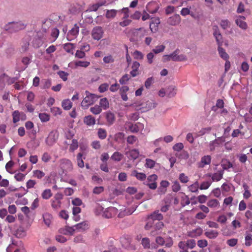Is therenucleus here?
Instances as JSON below:
<instances>
[{"instance_id":"nucleus-20","label":"nucleus","mask_w":252,"mask_h":252,"mask_svg":"<svg viewBox=\"0 0 252 252\" xmlns=\"http://www.w3.org/2000/svg\"><path fill=\"white\" fill-rule=\"evenodd\" d=\"M136 207L134 206L132 207L131 209H124L121 208L120 209V212L119 213L118 216L120 218L123 217L125 215H131L132 213L134 212L136 209Z\"/></svg>"},{"instance_id":"nucleus-26","label":"nucleus","mask_w":252,"mask_h":252,"mask_svg":"<svg viewBox=\"0 0 252 252\" xmlns=\"http://www.w3.org/2000/svg\"><path fill=\"white\" fill-rule=\"evenodd\" d=\"M99 104V105L101 107L102 110H106L109 107V102L107 98L106 97L100 99Z\"/></svg>"},{"instance_id":"nucleus-52","label":"nucleus","mask_w":252,"mask_h":252,"mask_svg":"<svg viewBox=\"0 0 252 252\" xmlns=\"http://www.w3.org/2000/svg\"><path fill=\"white\" fill-rule=\"evenodd\" d=\"M222 178V173L221 172H217L214 174L212 176V179L213 181H219Z\"/></svg>"},{"instance_id":"nucleus-24","label":"nucleus","mask_w":252,"mask_h":252,"mask_svg":"<svg viewBox=\"0 0 252 252\" xmlns=\"http://www.w3.org/2000/svg\"><path fill=\"white\" fill-rule=\"evenodd\" d=\"M245 244L247 247H249L252 245V234L250 231L246 232Z\"/></svg>"},{"instance_id":"nucleus-38","label":"nucleus","mask_w":252,"mask_h":252,"mask_svg":"<svg viewBox=\"0 0 252 252\" xmlns=\"http://www.w3.org/2000/svg\"><path fill=\"white\" fill-rule=\"evenodd\" d=\"M131 175L135 177L137 179L143 181L146 178V175L143 173H139L136 171H133L131 173Z\"/></svg>"},{"instance_id":"nucleus-51","label":"nucleus","mask_w":252,"mask_h":252,"mask_svg":"<svg viewBox=\"0 0 252 252\" xmlns=\"http://www.w3.org/2000/svg\"><path fill=\"white\" fill-rule=\"evenodd\" d=\"M131 22V20L129 18H122V21L119 22V25L122 27L128 26Z\"/></svg>"},{"instance_id":"nucleus-14","label":"nucleus","mask_w":252,"mask_h":252,"mask_svg":"<svg viewBox=\"0 0 252 252\" xmlns=\"http://www.w3.org/2000/svg\"><path fill=\"white\" fill-rule=\"evenodd\" d=\"M73 227L75 232H82L89 228V224L87 222L84 221L74 225Z\"/></svg>"},{"instance_id":"nucleus-9","label":"nucleus","mask_w":252,"mask_h":252,"mask_svg":"<svg viewBox=\"0 0 252 252\" xmlns=\"http://www.w3.org/2000/svg\"><path fill=\"white\" fill-rule=\"evenodd\" d=\"M158 179V176L156 174H152L150 175L147 178V186L152 189H155L157 188V180Z\"/></svg>"},{"instance_id":"nucleus-15","label":"nucleus","mask_w":252,"mask_h":252,"mask_svg":"<svg viewBox=\"0 0 252 252\" xmlns=\"http://www.w3.org/2000/svg\"><path fill=\"white\" fill-rule=\"evenodd\" d=\"M59 231L60 234L65 235H72L75 233L73 226L72 227L64 226L60 228Z\"/></svg>"},{"instance_id":"nucleus-2","label":"nucleus","mask_w":252,"mask_h":252,"mask_svg":"<svg viewBox=\"0 0 252 252\" xmlns=\"http://www.w3.org/2000/svg\"><path fill=\"white\" fill-rule=\"evenodd\" d=\"M57 168L63 172L71 171L73 168L71 161L66 158L61 159L57 164Z\"/></svg>"},{"instance_id":"nucleus-45","label":"nucleus","mask_w":252,"mask_h":252,"mask_svg":"<svg viewBox=\"0 0 252 252\" xmlns=\"http://www.w3.org/2000/svg\"><path fill=\"white\" fill-rule=\"evenodd\" d=\"M83 5L78 3H74L71 5L70 10L73 12H76L78 11H81L83 9Z\"/></svg>"},{"instance_id":"nucleus-18","label":"nucleus","mask_w":252,"mask_h":252,"mask_svg":"<svg viewBox=\"0 0 252 252\" xmlns=\"http://www.w3.org/2000/svg\"><path fill=\"white\" fill-rule=\"evenodd\" d=\"M125 155L130 160L136 159L139 156V151L136 149H132L126 152Z\"/></svg>"},{"instance_id":"nucleus-41","label":"nucleus","mask_w":252,"mask_h":252,"mask_svg":"<svg viewBox=\"0 0 252 252\" xmlns=\"http://www.w3.org/2000/svg\"><path fill=\"white\" fill-rule=\"evenodd\" d=\"M52 196L51 189H46L41 193V196L44 199H49Z\"/></svg>"},{"instance_id":"nucleus-19","label":"nucleus","mask_w":252,"mask_h":252,"mask_svg":"<svg viewBox=\"0 0 252 252\" xmlns=\"http://www.w3.org/2000/svg\"><path fill=\"white\" fill-rule=\"evenodd\" d=\"M140 65V64L138 62L136 61L133 62L131 66L132 70L130 72L132 77H135L140 74V71L139 70Z\"/></svg>"},{"instance_id":"nucleus-16","label":"nucleus","mask_w":252,"mask_h":252,"mask_svg":"<svg viewBox=\"0 0 252 252\" xmlns=\"http://www.w3.org/2000/svg\"><path fill=\"white\" fill-rule=\"evenodd\" d=\"M70 65H72L74 67H82L86 68L90 65V62L87 61H75L69 63Z\"/></svg>"},{"instance_id":"nucleus-64","label":"nucleus","mask_w":252,"mask_h":252,"mask_svg":"<svg viewBox=\"0 0 252 252\" xmlns=\"http://www.w3.org/2000/svg\"><path fill=\"white\" fill-rule=\"evenodd\" d=\"M7 251L8 252H19V249L16 248L14 244H12L7 248Z\"/></svg>"},{"instance_id":"nucleus-63","label":"nucleus","mask_w":252,"mask_h":252,"mask_svg":"<svg viewBox=\"0 0 252 252\" xmlns=\"http://www.w3.org/2000/svg\"><path fill=\"white\" fill-rule=\"evenodd\" d=\"M129 120L135 121L137 120L139 118V115L138 113H133L127 116Z\"/></svg>"},{"instance_id":"nucleus-50","label":"nucleus","mask_w":252,"mask_h":252,"mask_svg":"<svg viewBox=\"0 0 252 252\" xmlns=\"http://www.w3.org/2000/svg\"><path fill=\"white\" fill-rule=\"evenodd\" d=\"M33 176L35 178L41 179L45 176V173L39 170H35L33 171Z\"/></svg>"},{"instance_id":"nucleus-57","label":"nucleus","mask_w":252,"mask_h":252,"mask_svg":"<svg viewBox=\"0 0 252 252\" xmlns=\"http://www.w3.org/2000/svg\"><path fill=\"white\" fill-rule=\"evenodd\" d=\"M78 147V145L77 141L75 139L72 140L71 143L70 144L69 150L71 152H73L74 151L77 149Z\"/></svg>"},{"instance_id":"nucleus-32","label":"nucleus","mask_w":252,"mask_h":252,"mask_svg":"<svg viewBox=\"0 0 252 252\" xmlns=\"http://www.w3.org/2000/svg\"><path fill=\"white\" fill-rule=\"evenodd\" d=\"M75 48V46L74 44L70 43H67L63 45V49L64 50L69 53H71L72 54H73V50Z\"/></svg>"},{"instance_id":"nucleus-7","label":"nucleus","mask_w":252,"mask_h":252,"mask_svg":"<svg viewBox=\"0 0 252 252\" xmlns=\"http://www.w3.org/2000/svg\"><path fill=\"white\" fill-rule=\"evenodd\" d=\"M172 61L175 62H186L188 61L187 56L181 54L179 49H176L171 53Z\"/></svg>"},{"instance_id":"nucleus-17","label":"nucleus","mask_w":252,"mask_h":252,"mask_svg":"<svg viewBox=\"0 0 252 252\" xmlns=\"http://www.w3.org/2000/svg\"><path fill=\"white\" fill-rule=\"evenodd\" d=\"M13 122L16 123L20 120H25L26 118V115L23 113H20L18 111H15L12 113Z\"/></svg>"},{"instance_id":"nucleus-13","label":"nucleus","mask_w":252,"mask_h":252,"mask_svg":"<svg viewBox=\"0 0 252 252\" xmlns=\"http://www.w3.org/2000/svg\"><path fill=\"white\" fill-rule=\"evenodd\" d=\"M160 24V20L158 17L152 19L150 24V29L152 32H156L158 29V25Z\"/></svg>"},{"instance_id":"nucleus-56","label":"nucleus","mask_w":252,"mask_h":252,"mask_svg":"<svg viewBox=\"0 0 252 252\" xmlns=\"http://www.w3.org/2000/svg\"><path fill=\"white\" fill-rule=\"evenodd\" d=\"M211 130L210 127L204 128L199 130L197 133H196V137L201 136L204 135L205 133L209 132Z\"/></svg>"},{"instance_id":"nucleus-12","label":"nucleus","mask_w":252,"mask_h":252,"mask_svg":"<svg viewBox=\"0 0 252 252\" xmlns=\"http://www.w3.org/2000/svg\"><path fill=\"white\" fill-rule=\"evenodd\" d=\"M79 31V27L75 24L71 30L67 34V39L69 40H72L73 38L76 37L78 35Z\"/></svg>"},{"instance_id":"nucleus-6","label":"nucleus","mask_w":252,"mask_h":252,"mask_svg":"<svg viewBox=\"0 0 252 252\" xmlns=\"http://www.w3.org/2000/svg\"><path fill=\"white\" fill-rule=\"evenodd\" d=\"M63 198V195L61 193H56L54 198L51 200V206L56 210H58L61 207V200Z\"/></svg>"},{"instance_id":"nucleus-58","label":"nucleus","mask_w":252,"mask_h":252,"mask_svg":"<svg viewBox=\"0 0 252 252\" xmlns=\"http://www.w3.org/2000/svg\"><path fill=\"white\" fill-rule=\"evenodd\" d=\"M221 165L223 168L224 169H227L232 167V164L227 160H223L222 161Z\"/></svg>"},{"instance_id":"nucleus-25","label":"nucleus","mask_w":252,"mask_h":252,"mask_svg":"<svg viewBox=\"0 0 252 252\" xmlns=\"http://www.w3.org/2000/svg\"><path fill=\"white\" fill-rule=\"evenodd\" d=\"M62 106L65 110H69L72 106V103L69 99H65L62 102Z\"/></svg>"},{"instance_id":"nucleus-54","label":"nucleus","mask_w":252,"mask_h":252,"mask_svg":"<svg viewBox=\"0 0 252 252\" xmlns=\"http://www.w3.org/2000/svg\"><path fill=\"white\" fill-rule=\"evenodd\" d=\"M82 157V154L81 153L78 154L77 156V165L80 168H83L84 167V163Z\"/></svg>"},{"instance_id":"nucleus-61","label":"nucleus","mask_w":252,"mask_h":252,"mask_svg":"<svg viewBox=\"0 0 252 252\" xmlns=\"http://www.w3.org/2000/svg\"><path fill=\"white\" fill-rule=\"evenodd\" d=\"M221 188L223 192H227L231 190L232 186L229 184L224 183Z\"/></svg>"},{"instance_id":"nucleus-1","label":"nucleus","mask_w":252,"mask_h":252,"mask_svg":"<svg viewBox=\"0 0 252 252\" xmlns=\"http://www.w3.org/2000/svg\"><path fill=\"white\" fill-rule=\"evenodd\" d=\"M85 94L86 96L82 101L81 105L83 108L87 109L96 101L98 97L88 91L85 92Z\"/></svg>"},{"instance_id":"nucleus-62","label":"nucleus","mask_w":252,"mask_h":252,"mask_svg":"<svg viewBox=\"0 0 252 252\" xmlns=\"http://www.w3.org/2000/svg\"><path fill=\"white\" fill-rule=\"evenodd\" d=\"M51 112L55 116L60 115L62 114V110L59 107H54L51 109Z\"/></svg>"},{"instance_id":"nucleus-30","label":"nucleus","mask_w":252,"mask_h":252,"mask_svg":"<svg viewBox=\"0 0 252 252\" xmlns=\"http://www.w3.org/2000/svg\"><path fill=\"white\" fill-rule=\"evenodd\" d=\"M218 231L214 230H211L205 232V236L210 239H215L218 236Z\"/></svg>"},{"instance_id":"nucleus-22","label":"nucleus","mask_w":252,"mask_h":252,"mask_svg":"<svg viewBox=\"0 0 252 252\" xmlns=\"http://www.w3.org/2000/svg\"><path fill=\"white\" fill-rule=\"evenodd\" d=\"M57 139V136L56 133L54 132H51L46 138V142L48 145L51 146L56 142Z\"/></svg>"},{"instance_id":"nucleus-33","label":"nucleus","mask_w":252,"mask_h":252,"mask_svg":"<svg viewBox=\"0 0 252 252\" xmlns=\"http://www.w3.org/2000/svg\"><path fill=\"white\" fill-rule=\"evenodd\" d=\"M117 12L118 11L115 9L107 10L105 16L107 19H113L116 17Z\"/></svg>"},{"instance_id":"nucleus-42","label":"nucleus","mask_w":252,"mask_h":252,"mask_svg":"<svg viewBox=\"0 0 252 252\" xmlns=\"http://www.w3.org/2000/svg\"><path fill=\"white\" fill-rule=\"evenodd\" d=\"M199 187V185L198 182H195L192 185H190L188 189L189 190L192 192H197Z\"/></svg>"},{"instance_id":"nucleus-49","label":"nucleus","mask_w":252,"mask_h":252,"mask_svg":"<svg viewBox=\"0 0 252 252\" xmlns=\"http://www.w3.org/2000/svg\"><path fill=\"white\" fill-rule=\"evenodd\" d=\"M156 164V162L150 158H147L145 160V166L147 168H153Z\"/></svg>"},{"instance_id":"nucleus-34","label":"nucleus","mask_w":252,"mask_h":252,"mask_svg":"<svg viewBox=\"0 0 252 252\" xmlns=\"http://www.w3.org/2000/svg\"><path fill=\"white\" fill-rule=\"evenodd\" d=\"M106 117L107 122L110 125L113 124L115 121L114 114L110 112H107L106 113Z\"/></svg>"},{"instance_id":"nucleus-59","label":"nucleus","mask_w":252,"mask_h":252,"mask_svg":"<svg viewBox=\"0 0 252 252\" xmlns=\"http://www.w3.org/2000/svg\"><path fill=\"white\" fill-rule=\"evenodd\" d=\"M172 190L174 192H177L179 190H180L181 189V186H180L179 183L177 181H174L173 182V185H172Z\"/></svg>"},{"instance_id":"nucleus-10","label":"nucleus","mask_w":252,"mask_h":252,"mask_svg":"<svg viewBox=\"0 0 252 252\" xmlns=\"http://www.w3.org/2000/svg\"><path fill=\"white\" fill-rule=\"evenodd\" d=\"M118 210L113 207H108L103 212L102 216L106 218H112L117 214Z\"/></svg>"},{"instance_id":"nucleus-44","label":"nucleus","mask_w":252,"mask_h":252,"mask_svg":"<svg viewBox=\"0 0 252 252\" xmlns=\"http://www.w3.org/2000/svg\"><path fill=\"white\" fill-rule=\"evenodd\" d=\"M165 46L164 45H158L152 50V52L156 54L161 53L165 50Z\"/></svg>"},{"instance_id":"nucleus-55","label":"nucleus","mask_w":252,"mask_h":252,"mask_svg":"<svg viewBox=\"0 0 252 252\" xmlns=\"http://www.w3.org/2000/svg\"><path fill=\"white\" fill-rule=\"evenodd\" d=\"M97 134L99 138L102 139H105L107 136L106 130L103 128H99Z\"/></svg>"},{"instance_id":"nucleus-4","label":"nucleus","mask_w":252,"mask_h":252,"mask_svg":"<svg viewBox=\"0 0 252 252\" xmlns=\"http://www.w3.org/2000/svg\"><path fill=\"white\" fill-rule=\"evenodd\" d=\"M162 215L159 213L158 212H154L152 214L148 219V222L145 225V228L147 230L150 229L152 227V225L154 223L155 220H162Z\"/></svg>"},{"instance_id":"nucleus-31","label":"nucleus","mask_w":252,"mask_h":252,"mask_svg":"<svg viewBox=\"0 0 252 252\" xmlns=\"http://www.w3.org/2000/svg\"><path fill=\"white\" fill-rule=\"evenodd\" d=\"M219 201L215 199H210L207 202L208 206L212 208H217L219 206Z\"/></svg>"},{"instance_id":"nucleus-35","label":"nucleus","mask_w":252,"mask_h":252,"mask_svg":"<svg viewBox=\"0 0 252 252\" xmlns=\"http://www.w3.org/2000/svg\"><path fill=\"white\" fill-rule=\"evenodd\" d=\"M43 220H44L45 224L46 225H47L48 226H49L52 222V215L49 213H45L43 215Z\"/></svg>"},{"instance_id":"nucleus-39","label":"nucleus","mask_w":252,"mask_h":252,"mask_svg":"<svg viewBox=\"0 0 252 252\" xmlns=\"http://www.w3.org/2000/svg\"><path fill=\"white\" fill-rule=\"evenodd\" d=\"M214 35L216 38L218 46H221L222 44V37L220 32L218 31H215L214 33Z\"/></svg>"},{"instance_id":"nucleus-53","label":"nucleus","mask_w":252,"mask_h":252,"mask_svg":"<svg viewBox=\"0 0 252 252\" xmlns=\"http://www.w3.org/2000/svg\"><path fill=\"white\" fill-rule=\"evenodd\" d=\"M243 188L244 189L245 191L243 193V197L245 199H248L251 196V193L249 190V187L246 184L243 185Z\"/></svg>"},{"instance_id":"nucleus-46","label":"nucleus","mask_w":252,"mask_h":252,"mask_svg":"<svg viewBox=\"0 0 252 252\" xmlns=\"http://www.w3.org/2000/svg\"><path fill=\"white\" fill-rule=\"evenodd\" d=\"M39 118L42 122H47L50 120V115L46 113H39Z\"/></svg>"},{"instance_id":"nucleus-8","label":"nucleus","mask_w":252,"mask_h":252,"mask_svg":"<svg viewBox=\"0 0 252 252\" xmlns=\"http://www.w3.org/2000/svg\"><path fill=\"white\" fill-rule=\"evenodd\" d=\"M7 26L8 30L11 29L13 31H18L24 29L26 27V25L21 21L12 22L9 23Z\"/></svg>"},{"instance_id":"nucleus-48","label":"nucleus","mask_w":252,"mask_h":252,"mask_svg":"<svg viewBox=\"0 0 252 252\" xmlns=\"http://www.w3.org/2000/svg\"><path fill=\"white\" fill-rule=\"evenodd\" d=\"M154 82V78L153 77H150L148 78L144 83V86L146 89H149L151 87V85Z\"/></svg>"},{"instance_id":"nucleus-29","label":"nucleus","mask_w":252,"mask_h":252,"mask_svg":"<svg viewBox=\"0 0 252 252\" xmlns=\"http://www.w3.org/2000/svg\"><path fill=\"white\" fill-rule=\"evenodd\" d=\"M218 52L220 57L223 60L227 61L229 59V55L225 52V50L221 46H218Z\"/></svg>"},{"instance_id":"nucleus-43","label":"nucleus","mask_w":252,"mask_h":252,"mask_svg":"<svg viewBox=\"0 0 252 252\" xmlns=\"http://www.w3.org/2000/svg\"><path fill=\"white\" fill-rule=\"evenodd\" d=\"M177 93V88L174 86L169 87L168 88L167 95L169 97L174 96Z\"/></svg>"},{"instance_id":"nucleus-23","label":"nucleus","mask_w":252,"mask_h":252,"mask_svg":"<svg viewBox=\"0 0 252 252\" xmlns=\"http://www.w3.org/2000/svg\"><path fill=\"white\" fill-rule=\"evenodd\" d=\"M83 122L88 126H93L95 124V118L91 115L85 116L84 118Z\"/></svg>"},{"instance_id":"nucleus-27","label":"nucleus","mask_w":252,"mask_h":252,"mask_svg":"<svg viewBox=\"0 0 252 252\" xmlns=\"http://www.w3.org/2000/svg\"><path fill=\"white\" fill-rule=\"evenodd\" d=\"M202 233V230L200 228H197L188 232L189 236L190 237H196L200 236Z\"/></svg>"},{"instance_id":"nucleus-5","label":"nucleus","mask_w":252,"mask_h":252,"mask_svg":"<svg viewBox=\"0 0 252 252\" xmlns=\"http://www.w3.org/2000/svg\"><path fill=\"white\" fill-rule=\"evenodd\" d=\"M104 33V30L101 27L96 26L93 29L91 35L94 40H99L103 37Z\"/></svg>"},{"instance_id":"nucleus-36","label":"nucleus","mask_w":252,"mask_h":252,"mask_svg":"<svg viewBox=\"0 0 252 252\" xmlns=\"http://www.w3.org/2000/svg\"><path fill=\"white\" fill-rule=\"evenodd\" d=\"M91 113L94 115L99 114L102 112V109L101 107L98 105H95L93 107H91L90 109Z\"/></svg>"},{"instance_id":"nucleus-37","label":"nucleus","mask_w":252,"mask_h":252,"mask_svg":"<svg viewBox=\"0 0 252 252\" xmlns=\"http://www.w3.org/2000/svg\"><path fill=\"white\" fill-rule=\"evenodd\" d=\"M211 158L210 156L207 155L202 157L200 161V164L202 166H204L205 165L209 164L211 162Z\"/></svg>"},{"instance_id":"nucleus-21","label":"nucleus","mask_w":252,"mask_h":252,"mask_svg":"<svg viewBox=\"0 0 252 252\" xmlns=\"http://www.w3.org/2000/svg\"><path fill=\"white\" fill-rule=\"evenodd\" d=\"M181 21V17L179 15L175 14L170 17L168 20V23L172 26L178 25Z\"/></svg>"},{"instance_id":"nucleus-40","label":"nucleus","mask_w":252,"mask_h":252,"mask_svg":"<svg viewBox=\"0 0 252 252\" xmlns=\"http://www.w3.org/2000/svg\"><path fill=\"white\" fill-rule=\"evenodd\" d=\"M123 157L124 156L122 154L118 152H116L113 153L111 158L115 161H120L122 159Z\"/></svg>"},{"instance_id":"nucleus-60","label":"nucleus","mask_w":252,"mask_h":252,"mask_svg":"<svg viewBox=\"0 0 252 252\" xmlns=\"http://www.w3.org/2000/svg\"><path fill=\"white\" fill-rule=\"evenodd\" d=\"M220 25L222 28L226 29L230 26V23L228 20L224 19L221 21Z\"/></svg>"},{"instance_id":"nucleus-28","label":"nucleus","mask_w":252,"mask_h":252,"mask_svg":"<svg viewBox=\"0 0 252 252\" xmlns=\"http://www.w3.org/2000/svg\"><path fill=\"white\" fill-rule=\"evenodd\" d=\"M157 104L154 101H147L145 103V106L143 107V111H148L156 107Z\"/></svg>"},{"instance_id":"nucleus-47","label":"nucleus","mask_w":252,"mask_h":252,"mask_svg":"<svg viewBox=\"0 0 252 252\" xmlns=\"http://www.w3.org/2000/svg\"><path fill=\"white\" fill-rule=\"evenodd\" d=\"M132 56L135 59L138 60H141L144 58L143 54L142 52H141L140 51H139L138 50L135 51L132 53Z\"/></svg>"},{"instance_id":"nucleus-11","label":"nucleus","mask_w":252,"mask_h":252,"mask_svg":"<svg viewBox=\"0 0 252 252\" xmlns=\"http://www.w3.org/2000/svg\"><path fill=\"white\" fill-rule=\"evenodd\" d=\"M245 17L244 16H239L236 17L235 19L236 24L243 30H246L248 28V25L245 21Z\"/></svg>"},{"instance_id":"nucleus-3","label":"nucleus","mask_w":252,"mask_h":252,"mask_svg":"<svg viewBox=\"0 0 252 252\" xmlns=\"http://www.w3.org/2000/svg\"><path fill=\"white\" fill-rule=\"evenodd\" d=\"M125 126L126 128H128L133 133L141 132L145 127L144 124L141 123H136L135 124L126 123Z\"/></svg>"}]
</instances>
